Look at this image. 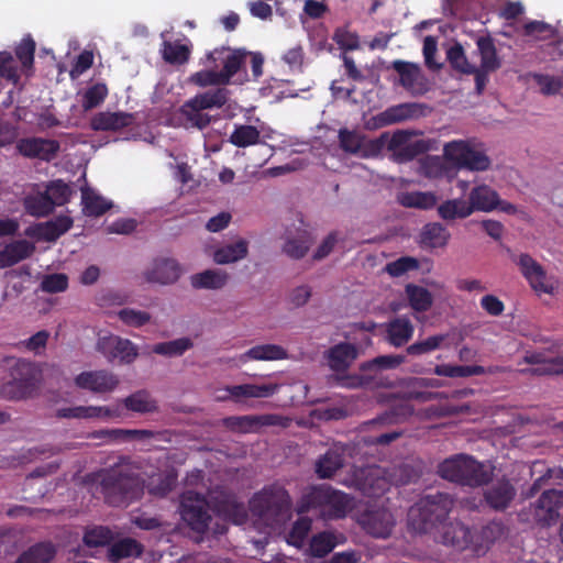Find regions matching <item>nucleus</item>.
Wrapping results in <instances>:
<instances>
[{
    "label": "nucleus",
    "instance_id": "nucleus-1",
    "mask_svg": "<svg viewBox=\"0 0 563 563\" xmlns=\"http://www.w3.org/2000/svg\"><path fill=\"white\" fill-rule=\"evenodd\" d=\"M104 501L112 507H125L144 495L145 481L142 465L130 456H120L118 462L97 472Z\"/></svg>",
    "mask_w": 563,
    "mask_h": 563
},
{
    "label": "nucleus",
    "instance_id": "nucleus-2",
    "mask_svg": "<svg viewBox=\"0 0 563 563\" xmlns=\"http://www.w3.org/2000/svg\"><path fill=\"white\" fill-rule=\"evenodd\" d=\"M455 505L453 495L437 492L421 496L408 510V528L416 534H432L444 523Z\"/></svg>",
    "mask_w": 563,
    "mask_h": 563
},
{
    "label": "nucleus",
    "instance_id": "nucleus-3",
    "mask_svg": "<svg viewBox=\"0 0 563 563\" xmlns=\"http://www.w3.org/2000/svg\"><path fill=\"white\" fill-rule=\"evenodd\" d=\"M353 508V498L330 485L309 487L297 503L298 515L314 511L322 520H339L346 517Z\"/></svg>",
    "mask_w": 563,
    "mask_h": 563
},
{
    "label": "nucleus",
    "instance_id": "nucleus-4",
    "mask_svg": "<svg viewBox=\"0 0 563 563\" xmlns=\"http://www.w3.org/2000/svg\"><path fill=\"white\" fill-rule=\"evenodd\" d=\"M249 509L266 527L277 528L290 519L292 499L285 486L273 483L254 493Z\"/></svg>",
    "mask_w": 563,
    "mask_h": 563
},
{
    "label": "nucleus",
    "instance_id": "nucleus-5",
    "mask_svg": "<svg viewBox=\"0 0 563 563\" xmlns=\"http://www.w3.org/2000/svg\"><path fill=\"white\" fill-rule=\"evenodd\" d=\"M437 473L450 483L478 488L487 486L493 481L494 467L472 455L459 453L439 463Z\"/></svg>",
    "mask_w": 563,
    "mask_h": 563
},
{
    "label": "nucleus",
    "instance_id": "nucleus-6",
    "mask_svg": "<svg viewBox=\"0 0 563 563\" xmlns=\"http://www.w3.org/2000/svg\"><path fill=\"white\" fill-rule=\"evenodd\" d=\"M0 371L8 372L0 383V396L20 400L31 395L35 383V368L31 362L0 354Z\"/></svg>",
    "mask_w": 563,
    "mask_h": 563
},
{
    "label": "nucleus",
    "instance_id": "nucleus-7",
    "mask_svg": "<svg viewBox=\"0 0 563 563\" xmlns=\"http://www.w3.org/2000/svg\"><path fill=\"white\" fill-rule=\"evenodd\" d=\"M209 500L201 494L187 490L180 496L179 512L184 522L195 532L205 534L212 517Z\"/></svg>",
    "mask_w": 563,
    "mask_h": 563
},
{
    "label": "nucleus",
    "instance_id": "nucleus-8",
    "mask_svg": "<svg viewBox=\"0 0 563 563\" xmlns=\"http://www.w3.org/2000/svg\"><path fill=\"white\" fill-rule=\"evenodd\" d=\"M444 156L451 161L457 172L465 168L473 172H484L490 167V158L484 151L477 150L468 141H451L444 145Z\"/></svg>",
    "mask_w": 563,
    "mask_h": 563
},
{
    "label": "nucleus",
    "instance_id": "nucleus-9",
    "mask_svg": "<svg viewBox=\"0 0 563 563\" xmlns=\"http://www.w3.org/2000/svg\"><path fill=\"white\" fill-rule=\"evenodd\" d=\"M474 530L459 519L446 520L433 533V541L456 552H463L474 544Z\"/></svg>",
    "mask_w": 563,
    "mask_h": 563
},
{
    "label": "nucleus",
    "instance_id": "nucleus-10",
    "mask_svg": "<svg viewBox=\"0 0 563 563\" xmlns=\"http://www.w3.org/2000/svg\"><path fill=\"white\" fill-rule=\"evenodd\" d=\"M418 133L417 131L398 130L391 135L387 150L391 152L395 162L407 163L431 150L430 140L410 141Z\"/></svg>",
    "mask_w": 563,
    "mask_h": 563
},
{
    "label": "nucleus",
    "instance_id": "nucleus-11",
    "mask_svg": "<svg viewBox=\"0 0 563 563\" xmlns=\"http://www.w3.org/2000/svg\"><path fill=\"white\" fill-rule=\"evenodd\" d=\"M209 504L212 511L220 518L234 525H243L247 520V510L244 503L236 495L224 488H216L209 494Z\"/></svg>",
    "mask_w": 563,
    "mask_h": 563
},
{
    "label": "nucleus",
    "instance_id": "nucleus-12",
    "mask_svg": "<svg viewBox=\"0 0 563 563\" xmlns=\"http://www.w3.org/2000/svg\"><path fill=\"white\" fill-rule=\"evenodd\" d=\"M97 351L107 357L109 362L119 358L123 364H131L139 356L135 344L128 339L117 335L100 336L97 341Z\"/></svg>",
    "mask_w": 563,
    "mask_h": 563
},
{
    "label": "nucleus",
    "instance_id": "nucleus-13",
    "mask_svg": "<svg viewBox=\"0 0 563 563\" xmlns=\"http://www.w3.org/2000/svg\"><path fill=\"white\" fill-rule=\"evenodd\" d=\"M429 107L419 102H404L391 106L378 113L374 120L378 126H387L408 120H416L427 114Z\"/></svg>",
    "mask_w": 563,
    "mask_h": 563
},
{
    "label": "nucleus",
    "instance_id": "nucleus-14",
    "mask_svg": "<svg viewBox=\"0 0 563 563\" xmlns=\"http://www.w3.org/2000/svg\"><path fill=\"white\" fill-rule=\"evenodd\" d=\"M90 438L106 442L132 440L144 441L150 439L170 441V432L168 430L152 431L145 429H106L92 432Z\"/></svg>",
    "mask_w": 563,
    "mask_h": 563
},
{
    "label": "nucleus",
    "instance_id": "nucleus-15",
    "mask_svg": "<svg viewBox=\"0 0 563 563\" xmlns=\"http://www.w3.org/2000/svg\"><path fill=\"white\" fill-rule=\"evenodd\" d=\"M16 150L24 157L51 162L57 157L60 143L56 140L37 136L23 137L18 141Z\"/></svg>",
    "mask_w": 563,
    "mask_h": 563
},
{
    "label": "nucleus",
    "instance_id": "nucleus-16",
    "mask_svg": "<svg viewBox=\"0 0 563 563\" xmlns=\"http://www.w3.org/2000/svg\"><path fill=\"white\" fill-rule=\"evenodd\" d=\"M351 453V446L343 443H334L327 452L318 457L314 463V472L318 478L329 479L345 464V457Z\"/></svg>",
    "mask_w": 563,
    "mask_h": 563
},
{
    "label": "nucleus",
    "instance_id": "nucleus-17",
    "mask_svg": "<svg viewBox=\"0 0 563 563\" xmlns=\"http://www.w3.org/2000/svg\"><path fill=\"white\" fill-rule=\"evenodd\" d=\"M517 495L511 481L501 476L493 482L483 493L486 505L495 511H505L510 507Z\"/></svg>",
    "mask_w": 563,
    "mask_h": 563
},
{
    "label": "nucleus",
    "instance_id": "nucleus-18",
    "mask_svg": "<svg viewBox=\"0 0 563 563\" xmlns=\"http://www.w3.org/2000/svg\"><path fill=\"white\" fill-rule=\"evenodd\" d=\"M562 506L563 492L559 489H547L541 494L533 506V517L539 525L543 527L550 526L559 518Z\"/></svg>",
    "mask_w": 563,
    "mask_h": 563
},
{
    "label": "nucleus",
    "instance_id": "nucleus-19",
    "mask_svg": "<svg viewBox=\"0 0 563 563\" xmlns=\"http://www.w3.org/2000/svg\"><path fill=\"white\" fill-rule=\"evenodd\" d=\"M358 522L372 537L386 539L393 531L395 518L388 509L376 508L363 512L360 516Z\"/></svg>",
    "mask_w": 563,
    "mask_h": 563
},
{
    "label": "nucleus",
    "instance_id": "nucleus-20",
    "mask_svg": "<svg viewBox=\"0 0 563 563\" xmlns=\"http://www.w3.org/2000/svg\"><path fill=\"white\" fill-rule=\"evenodd\" d=\"M523 362L534 367L522 369L525 374L534 376L563 375V353L552 356L545 351L527 352Z\"/></svg>",
    "mask_w": 563,
    "mask_h": 563
},
{
    "label": "nucleus",
    "instance_id": "nucleus-21",
    "mask_svg": "<svg viewBox=\"0 0 563 563\" xmlns=\"http://www.w3.org/2000/svg\"><path fill=\"white\" fill-rule=\"evenodd\" d=\"M78 388L97 394L110 393L119 385L118 377L106 369L82 372L75 378Z\"/></svg>",
    "mask_w": 563,
    "mask_h": 563
},
{
    "label": "nucleus",
    "instance_id": "nucleus-22",
    "mask_svg": "<svg viewBox=\"0 0 563 563\" xmlns=\"http://www.w3.org/2000/svg\"><path fill=\"white\" fill-rule=\"evenodd\" d=\"M181 273L183 269L176 260L159 257L153 261L151 268L145 271L144 277L148 283L170 285L180 278Z\"/></svg>",
    "mask_w": 563,
    "mask_h": 563
},
{
    "label": "nucleus",
    "instance_id": "nucleus-23",
    "mask_svg": "<svg viewBox=\"0 0 563 563\" xmlns=\"http://www.w3.org/2000/svg\"><path fill=\"white\" fill-rule=\"evenodd\" d=\"M514 261L517 263L521 274L536 291L552 294V286L548 285L545 282V271L534 258H532L529 254L522 253Z\"/></svg>",
    "mask_w": 563,
    "mask_h": 563
},
{
    "label": "nucleus",
    "instance_id": "nucleus-24",
    "mask_svg": "<svg viewBox=\"0 0 563 563\" xmlns=\"http://www.w3.org/2000/svg\"><path fill=\"white\" fill-rule=\"evenodd\" d=\"M231 91L225 86L209 89L187 100L184 109L190 111H203L220 109L230 100Z\"/></svg>",
    "mask_w": 563,
    "mask_h": 563
},
{
    "label": "nucleus",
    "instance_id": "nucleus-25",
    "mask_svg": "<svg viewBox=\"0 0 563 563\" xmlns=\"http://www.w3.org/2000/svg\"><path fill=\"white\" fill-rule=\"evenodd\" d=\"M419 174L429 179H448L455 177V166L445 156L427 155L419 161Z\"/></svg>",
    "mask_w": 563,
    "mask_h": 563
},
{
    "label": "nucleus",
    "instance_id": "nucleus-26",
    "mask_svg": "<svg viewBox=\"0 0 563 563\" xmlns=\"http://www.w3.org/2000/svg\"><path fill=\"white\" fill-rule=\"evenodd\" d=\"M391 68L399 75V85L412 95L422 93L424 91L422 80L423 75L421 68L413 63L401 59L394 60Z\"/></svg>",
    "mask_w": 563,
    "mask_h": 563
},
{
    "label": "nucleus",
    "instance_id": "nucleus-27",
    "mask_svg": "<svg viewBox=\"0 0 563 563\" xmlns=\"http://www.w3.org/2000/svg\"><path fill=\"white\" fill-rule=\"evenodd\" d=\"M357 355L358 351L354 344L342 342L333 345L327 352L328 365L335 374L346 372Z\"/></svg>",
    "mask_w": 563,
    "mask_h": 563
},
{
    "label": "nucleus",
    "instance_id": "nucleus-28",
    "mask_svg": "<svg viewBox=\"0 0 563 563\" xmlns=\"http://www.w3.org/2000/svg\"><path fill=\"white\" fill-rule=\"evenodd\" d=\"M134 115L128 112H99L92 117L90 126L93 131L117 132L132 125Z\"/></svg>",
    "mask_w": 563,
    "mask_h": 563
},
{
    "label": "nucleus",
    "instance_id": "nucleus-29",
    "mask_svg": "<svg viewBox=\"0 0 563 563\" xmlns=\"http://www.w3.org/2000/svg\"><path fill=\"white\" fill-rule=\"evenodd\" d=\"M376 375L361 372L360 374H349L346 372H340L330 377V383L338 387L343 388H362V387H387L388 384L384 382H377Z\"/></svg>",
    "mask_w": 563,
    "mask_h": 563
},
{
    "label": "nucleus",
    "instance_id": "nucleus-30",
    "mask_svg": "<svg viewBox=\"0 0 563 563\" xmlns=\"http://www.w3.org/2000/svg\"><path fill=\"white\" fill-rule=\"evenodd\" d=\"M34 250V244L27 240H18L7 244L0 250V268L11 267L29 258Z\"/></svg>",
    "mask_w": 563,
    "mask_h": 563
},
{
    "label": "nucleus",
    "instance_id": "nucleus-31",
    "mask_svg": "<svg viewBox=\"0 0 563 563\" xmlns=\"http://www.w3.org/2000/svg\"><path fill=\"white\" fill-rule=\"evenodd\" d=\"M468 205L474 211L489 212L499 205V195L487 185L474 187L468 196Z\"/></svg>",
    "mask_w": 563,
    "mask_h": 563
},
{
    "label": "nucleus",
    "instance_id": "nucleus-32",
    "mask_svg": "<svg viewBox=\"0 0 563 563\" xmlns=\"http://www.w3.org/2000/svg\"><path fill=\"white\" fill-rule=\"evenodd\" d=\"M404 362H405L404 355H393V354L379 355L373 360L362 363L360 366V371L364 372V373H368L371 375H376L377 382H384V383L388 384L387 387H390L393 384L389 380L383 378V376L380 374L382 371L397 368Z\"/></svg>",
    "mask_w": 563,
    "mask_h": 563
},
{
    "label": "nucleus",
    "instance_id": "nucleus-33",
    "mask_svg": "<svg viewBox=\"0 0 563 563\" xmlns=\"http://www.w3.org/2000/svg\"><path fill=\"white\" fill-rule=\"evenodd\" d=\"M344 541L345 538L342 533L324 530L312 536L309 543V552L314 558H324L338 544H341Z\"/></svg>",
    "mask_w": 563,
    "mask_h": 563
},
{
    "label": "nucleus",
    "instance_id": "nucleus-34",
    "mask_svg": "<svg viewBox=\"0 0 563 563\" xmlns=\"http://www.w3.org/2000/svg\"><path fill=\"white\" fill-rule=\"evenodd\" d=\"M73 224L74 220L71 217L66 214L57 216L45 223L37 224V236L46 242H55L63 234L68 232Z\"/></svg>",
    "mask_w": 563,
    "mask_h": 563
},
{
    "label": "nucleus",
    "instance_id": "nucleus-35",
    "mask_svg": "<svg viewBox=\"0 0 563 563\" xmlns=\"http://www.w3.org/2000/svg\"><path fill=\"white\" fill-rule=\"evenodd\" d=\"M277 416H232L223 419V424L232 431L250 432L256 426H273L276 423Z\"/></svg>",
    "mask_w": 563,
    "mask_h": 563
},
{
    "label": "nucleus",
    "instance_id": "nucleus-36",
    "mask_svg": "<svg viewBox=\"0 0 563 563\" xmlns=\"http://www.w3.org/2000/svg\"><path fill=\"white\" fill-rule=\"evenodd\" d=\"M58 418L66 419H91V418H111L117 416L115 411L104 406H76L60 408L57 410Z\"/></svg>",
    "mask_w": 563,
    "mask_h": 563
},
{
    "label": "nucleus",
    "instance_id": "nucleus-37",
    "mask_svg": "<svg viewBox=\"0 0 563 563\" xmlns=\"http://www.w3.org/2000/svg\"><path fill=\"white\" fill-rule=\"evenodd\" d=\"M56 553L57 548L52 541H42L22 552L15 563H49Z\"/></svg>",
    "mask_w": 563,
    "mask_h": 563
},
{
    "label": "nucleus",
    "instance_id": "nucleus-38",
    "mask_svg": "<svg viewBox=\"0 0 563 563\" xmlns=\"http://www.w3.org/2000/svg\"><path fill=\"white\" fill-rule=\"evenodd\" d=\"M450 232L439 222L427 223L420 234L419 243L424 249L444 247L450 240Z\"/></svg>",
    "mask_w": 563,
    "mask_h": 563
},
{
    "label": "nucleus",
    "instance_id": "nucleus-39",
    "mask_svg": "<svg viewBox=\"0 0 563 563\" xmlns=\"http://www.w3.org/2000/svg\"><path fill=\"white\" fill-rule=\"evenodd\" d=\"M227 49L228 52L222 57L223 67L220 74L225 84L229 85L231 79L244 67L249 52L244 48L232 49L227 47Z\"/></svg>",
    "mask_w": 563,
    "mask_h": 563
},
{
    "label": "nucleus",
    "instance_id": "nucleus-40",
    "mask_svg": "<svg viewBox=\"0 0 563 563\" xmlns=\"http://www.w3.org/2000/svg\"><path fill=\"white\" fill-rule=\"evenodd\" d=\"M82 212L87 217H101L112 208V202L89 187L81 188Z\"/></svg>",
    "mask_w": 563,
    "mask_h": 563
},
{
    "label": "nucleus",
    "instance_id": "nucleus-41",
    "mask_svg": "<svg viewBox=\"0 0 563 563\" xmlns=\"http://www.w3.org/2000/svg\"><path fill=\"white\" fill-rule=\"evenodd\" d=\"M476 46L481 56V68L490 71H496L500 68L501 60L497 55L494 38L489 34L478 36Z\"/></svg>",
    "mask_w": 563,
    "mask_h": 563
},
{
    "label": "nucleus",
    "instance_id": "nucleus-42",
    "mask_svg": "<svg viewBox=\"0 0 563 563\" xmlns=\"http://www.w3.org/2000/svg\"><path fill=\"white\" fill-rule=\"evenodd\" d=\"M413 330V325L408 318H395L387 324L388 342L396 347L402 346L411 339Z\"/></svg>",
    "mask_w": 563,
    "mask_h": 563
},
{
    "label": "nucleus",
    "instance_id": "nucleus-43",
    "mask_svg": "<svg viewBox=\"0 0 563 563\" xmlns=\"http://www.w3.org/2000/svg\"><path fill=\"white\" fill-rule=\"evenodd\" d=\"M247 253L249 243L245 240L240 239L234 243L218 247L213 252V261L220 265L231 264L245 258Z\"/></svg>",
    "mask_w": 563,
    "mask_h": 563
},
{
    "label": "nucleus",
    "instance_id": "nucleus-44",
    "mask_svg": "<svg viewBox=\"0 0 563 563\" xmlns=\"http://www.w3.org/2000/svg\"><path fill=\"white\" fill-rule=\"evenodd\" d=\"M278 389L277 384H242L228 387L230 395L235 398H268Z\"/></svg>",
    "mask_w": 563,
    "mask_h": 563
},
{
    "label": "nucleus",
    "instance_id": "nucleus-45",
    "mask_svg": "<svg viewBox=\"0 0 563 563\" xmlns=\"http://www.w3.org/2000/svg\"><path fill=\"white\" fill-rule=\"evenodd\" d=\"M161 53L166 63L170 65H184L190 59L191 45L183 44L180 41H164Z\"/></svg>",
    "mask_w": 563,
    "mask_h": 563
},
{
    "label": "nucleus",
    "instance_id": "nucleus-46",
    "mask_svg": "<svg viewBox=\"0 0 563 563\" xmlns=\"http://www.w3.org/2000/svg\"><path fill=\"white\" fill-rule=\"evenodd\" d=\"M228 282V274L218 269H206L190 277L195 289H220Z\"/></svg>",
    "mask_w": 563,
    "mask_h": 563
},
{
    "label": "nucleus",
    "instance_id": "nucleus-47",
    "mask_svg": "<svg viewBox=\"0 0 563 563\" xmlns=\"http://www.w3.org/2000/svg\"><path fill=\"white\" fill-rule=\"evenodd\" d=\"M405 292L409 301V306L416 312H426L433 305L432 294L424 287L415 284H407Z\"/></svg>",
    "mask_w": 563,
    "mask_h": 563
},
{
    "label": "nucleus",
    "instance_id": "nucleus-48",
    "mask_svg": "<svg viewBox=\"0 0 563 563\" xmlns=\"http://www.w3.org/2000/svg\"><path fill=\"white\" fill-rule=\"evenodd\" d=\"M229 142L236 147H247L256 144H265L261 141V132L254 125L239 124L234 126L229 137Z\"/></svg>",
    "mask_w": 563,
    "mask_h": 563
},
{
    "label": "nucleus",
    "instance_id": "nucleus-49",
    "mask_svg": "<svg viewBox=\"0 0 563 563\" xmlns=\"http://www.w3.org/2000/svg\"><path fill=\"white\" fill-rule=\"evenodd\" d=\"M243 357L253 361H279L288 357L287 351L277 344H261L249 349Z\"/></svg>",
    "mask_w": 563,
    "mask_h": 563
},
{
    "label": "nucleus",
    "instance_id": "nucleus-50",
    "mask_svg": "<svg viewBox=\"0 0 563 563\" xmlns=\"http://www.w3.org/2000/svg\"><path fill=\"white\" fill-rule=\"evenodd\" d=\"M24 209L27 214L36 218L46 217L54 210V201L48 194L38 192L24 199Z\"/></svg>",
    "mask_w": 563,
    "mask_h": 563
},
{
    "label": "nucleus",
    "instance_id": "nucleus-51",
    "mask_svg": "<svg viewBox=\"0 0 563 563\" xmlns=\"http://www.w3.org/2000/svg\"><path fill=\"white\" fill-rule=\"evenodd\" d=\"M398 201L406 208L430 210L435 207L438 198L433 192L429 191H407L399 195Z\"/></svg>",
    "mask_w": 563,
    "mask_h": 563
},
{
    "label": "nucleus",
    "instance_id": "nucleus-52",
    "mask_svg": "<svg viewBox=\"0 0 563 563\" xmlns=\"http://www.w3.org/2000/svg\"><path fill=\"white\" fill-rule=\"evenodd\" d=\"M438 214L446 221L464 219L472 214V208L463 199H449L438 206Z\"/></svg>",
    "mask_w": 563,
    "mask_h": 563
},
{
    "label": "nucleus",
    "instance_id": "nucleus-53",
    "mask_svg": "<svg viewBox=\"0 0 563 563\" xmlns=\"http://www.w3.org/2000/svg\"><path fill=\"white\" fill-rule=\"evenodd\" d=\"M194 347L190 338L184 336L172 341L159 342L153 345L152 352L157 355L167 357H177L184 355L188 350Z\"/></svg>",
    "mask_w": 563,
    "mask_h": 563
},
{
    "label": "nucleus",
    "instance_id": "nucleus-54",
    "mask_svg": "<svg viewBox=\"0 0 563 563\" xmlns=\"http://www.w3.org/2000/svg\"><path fill=\"white\" fill-rule=\"evenodd\" d=\"M123 404L128 410L147 413L157 410L158 406L155 399H153L147 390H137L128 396Z\"/></svg>",
    "mask_w": 563,
    "mask_h": 563
},
{
    "label": "nucleus",
    "instance_id": "nucleus-55",
    "mask_svg": "<svg viewBox=\"0 0 563 563\" xmlns=\"http://www.w3.org/2000/svg\"><path fill=\"white\" fill-rule=\"evenodd\" d=\"M143 553V545L134 539L125 538L114 542L109 549V556L113 561L126 558H139Z\"/></svg>",
    "mask_w": 563,
    "mask_h": 563
},
{
    "label": "nucleus",
    "instance_id": "nucleus-56",
    "mask_svg": "<svg viewBox=\"0 0 563 563\" xmlns=\"http://www.w3.org/2000/svg\"><path fill=\"white\" fill-rule=\"evenodd\" d=\"M433 373L444 377H470L486 374L485 367L481 365H452L439 364L434 367Z\"/></svg>",
    "mask_w": 563,
    "mask_h": 563
},
{
    "label": "nucleus",
    "instance_id": "nucleus-57",
    "mask_svg": "<svg viewBox=\"0 0 563 563\" xmlns=\"http://www.w3.org/2000/svg\"><path fill=\"white\" fill-rule=\"evenodd\" d=\"M312 519L307 516H300L290 527L286 541L288 544L300 549L311 531Z\"/></svg>",
    "mask_w": 563,
    "mask_h": 563
},
{
    "label": "nucleus",
    "instance_id": "nucleus-58",
    "mask_svg": "<svg viewBox=\"0 0 563 563\" xmlns=\"http://www.w3.org/2000/svg\"><path fill=\"white\" fill-rule=\"evenodd\" d=\"M109 89L104 82H96L88 87L81 97V107L85 111L92 110L104 102Z\"/></svg>",
    "mask_w": 563,
    "mask_h": 563
},
{
    "label": "nucleus",
    "instance_id": "nucleus-59",
    "mask_svg": "<svg viewBox=\"0 0 563 563\" xmlns=\"http://www.w3.org/2000/svg\"><path fill=\"white\" fill-rule=\"evenodd\" d=\"M312 244L310 234L303 231L297 238L288 239L284 244L283 251L294 260L305 257Z\"/></svg>",
    "mask_w": 563,
    "mask_h": 563
},
{
    "label": "nucleus",
    "instance_id": "nucleus-60",
    "mask_svg": "<svg viewBox=\"0 0 563 563\" xmlns=\"http://www.w3.org/2000/svg\"><path fill=\"white\" fill-rule=\"evenodd\" d=\"M36 44L31 34L25 35L15 46L14 53L24 70L33 68Z\"/></svg>",
    "mask_w": 563,
    "mask_h": 563
},
{
    "label": "nucleus",
    "instance_id": "nucleus-61",
    "mask_svg": "<svg viewBox=\"0 0 563 563\" xmlns=\"http://www.w3.org/2000/svg\"><path fill=\"white\" fill-rule=\"evenodd\" d=\"M188 80L190 84L201 88L211 86H214L216 88L227 86L225 81L223 80L220 74V70L218 71L216 69L210 68L191 74Z\"/></svg>",
    "mask_w": 563,
    "mask_h": 563
},
{
    "label": "nucleus",
    "instance_id": "nucleus-62",
    "mask_svg": "<svg viewBox=\"0 0 563 563\" xmlns=\"http://www.w3.org/2000/svg\"><path fill=\"white\" fill-rule=\"evenodd\" d=\"M444 334H437L427 338L426 340L412 343L407 347V353L412 356L427 354L438 350L444 342Z\"/></svg>",
    "mask_w": 563,
    "mask_h": 563
},
{
    "label": "nucleus",
    "instance_id": "nucleus-63",
    "mask_svg": "<svg viewBox=\"0 0 563 563\" xmlns=\"http://www.w3.org/2000/svg\"><path fill=\"white\" fill-rule=\"evenodd\" d=\"M45 194H48L52 197L55 207L67 203L70 200L73 191L66 183L62 179H57L47 185Z\"/></svg>",
    "mask_w": 563,
    "mask_h": 563
},
{
    "label": "nucleus",
    "instance_id": "nucleus-64",
    "mask_svg": "<svg viewBox=\"0 0 563 563\" xmlns=\"http://www.w3.org/2000/svg\"><path fill=\"white\" fill-rule=\"evenodd\" d=\"M339 143L340 147L351 154H357L363 145V136L347 129H341L339 131Z\"/></svg>",
    "mask_w": 563,
    "mask_h": 563
}]
</instances>
